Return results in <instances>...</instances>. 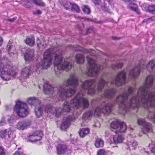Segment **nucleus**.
Returning <instances> with one entry per match:
<instances>
[{
  "label": "nucleus",
  "mask_w": 155,
  "mask_h": 155,
  "mask_svg": "<svg viewBox=\"0 0 155 155\" xmlns=\"http://www.w3.org/2000/svg\"><path fill=\"white\" fill-rule=\"evenodd\" d=\"M45 111L48 114H52L56 117H58L61 113L62 109L60 108L56 109L55 107L50 105L44 107Z\"/></svg>",
  "instance_id": "obj_13"
},
{
  "label": "nucleus",
  "mask_w": 155,
  "mask_h": 155,
  "mask_svg": "<svg viewBox=\"0 0 155 155\" xmlns=\"http://www.w3.org/2000/svg\"><path fill=\"white\" fill-rule=\"evenodd\" d=\"M34 4L37 5L43 6L45 4L41 0H33Z\"/></svg>",
  "instance_id": "obj_41"
},
{
  "label": "nucleus",
  "mask_w": 155,
  "mask_h": 155,
  "mask_svg": "<svg viewBox=\"0 0 155 155\" xmlns=\"http://www.w3.org/2000/svg\"><path fill=\"white\" fill-rule=\"evenodd\" d=\"M14 111L18 115L21 117H25L28 113L26 104L19 101L16 103Z\"/></svg>",
  "instance_id": "obj_6"
},
{
  "label": "nucleus",
  "mask_w": 155,
  "mask_h": 155,
  "mask_svg": "<svg viewBox=\"0 0 155 155\" xmlns=\"http://www.w3.org/2000/svg\"><path fill=\"white\" fill-rule=\"evenodd\" d=\"M8 121L10 123H12L13 122V120L11 118H10L8 119Z\"/></svg>",
  "instance_id": "obj_54"
},
{
  "label": "nucleus",
  "mask_w": 155,
  "mask_h": 155,
  "mask_svg": "<svg viewBox=\"0 0 155 155\" xmlns=\"http://www.w3.org/2000/svg\"><path fill=\"white\" fill-rule=\"evenodd\" d=\"M28 103L30 105H32L37 106L39 105L41 101L38 98L35 97H32L28 98L27 99Z\"/></svg>",
  "instance_id": "obj_22"
},
{
  "label": "nucleus",
  "mask_w": 155,
  "mask_h": 155,
  "mask_svg": "<svg viewBox=\"0 0 155 155\" xmlns=\"http://www.w3.org/2000/svg\"><path fill=\"white\" fill-rule=\"evenodd\" d=\"M42 135V132L39 130L37 131L29 136V140L32 141H36L41 138Z\"/></svg>",
  "instance_id": "obj_16"
},
{
  "label": "nucleus",
  "mask_w": 155,
  "mask_h": 155,
  "mask_svg": "<svg viewBox=\"0 0 155 155\" xmlns=\"http://www.w3.org/2000/svg\"><path fill=\"white\" fill-rule=\"evenodd\" d=\"M37 106L35 107V111L36 116L39 117L41 116L43 109L45 107L44 106H41L38 105Z\"/></svg>",
  "instance_id": "obj_23"
},
{
  "label": "nucleus",
  "mask_w": 155,
  "mask_h": 155,
  "mask_svg": "<svg viewBox=\"0 0 155 155\" xmlns=\"http://www.w3.org/2000/svg\"><path fill=\"white\" fill-rule=\"evenodd\" d=\"M124 139V137L122 135H115L113 137L114 143L116 144L121 143Z\"/></svg>",
  "instance_id": "obj_24"
},
{
  "label": "nucleus",
  "mask_w": 155,
  "mask_h": 155,
  "mask_svg": "<svg viewBox=\"0 0 155 155\" xmlns=\"http://www.w3.org/2000/svg\"><path fill=\"white\" fill-rule=\"evenodd\" d=\"M145 88H140L136 95L135 89L129 87L127 92L124 91L116 98L114 103H108L105 104L101 109L97 107L94 111V116H99L101 114H108L111 111L112 107L114 104L117 103L120 109L127 111L130 108H134L138 106L141 103L144 105L145 103Z\"/></svg>",
  "instance_id": "obj_1"
},
{
  "label": "nucleus",
  "mask_w": 155,
  "mask_h": 155,
  "mask_svg": "<svg viewBox=\"0 0 155 155\" xmlns=\"http://www.w3.org/2000/svg\"><path fill=\"white\" fill-rule=\"evenodd\" d=\"M81 8L84 13L88 14L90 13L91 10L88 6L83 5L82 6Z\"/></svg>",
  "instance_id": "obj_35"
},
{
  "label": "nucleus",
  "mask_w": 155,
  "mask_h": 155,
  "mask_svg": "<svg viewBox=\"0 0 155 155\" xmlns=\"http://www.w3.org/2000/svg\"><path fill=\"white\" fill-rule=\"evenodd\" d=\"M125 81V73L124 71H122L117 74L116 78L111 81L110 84H114L116 86H120L124 84Z\"/></svg>",
  "instance_id": "obj_10"
},
{
  "label": "nucleus",
  "mask_w": 155,
  "mask_h": 155,
  "mask_svg": "<svg viewBox=\"0 0 155 155\" xmlns=\"http://www.w3.org/2000/svg\"><path fill=\"white\" fill-rule=\"evenodd\" d=\"M17 19V17H15L12 19H8V21L11 22H13L14 21Z\"/></svg>",
  "instance_id": "obj_51"
},
{
  "label": "nucleus",
  "mask_w": 155,
  "mask_h": 155,
  "mask_svg": "<svg viewBox=\"0 0 155 155\" xmlns=\"http://www.w3.org/2000/svg\"><path fill=\"white\" fill-rule=\"evenodd\" d=\"M151 152L155 155V146H153L151 149Z\"/></svg>",
  "instance_id": "obj_53"
},
{
  "label": "nucleus",
  "mask_w": 155,
  "mask_h": 155,
  "mask_svg": "<svg viewBox=\"0 0 155 155\" xmlns=\"http://www.w3.org/2000/svg\"><path fill=\"white\" fill-rule=\"evenodd\" d=\"M78 78L71 76L64 82V84L58 88V95L61 100H63L66 97L71 96L78 88Z\"/></svg>",
  "instance_id": "obj_3"
},
{
  "label": "nucleus",
  "mask_w": 155,
  "mask_h": 155,
  "mask_svg": "<svg viewBox=\"0 0 155 155\" xmlns=\"http://www.w3.org/2000/svg\"><path fill=\"white\" fill-rule=\"evenodd\" d=\"M71 8L72 11H75L77 12H79L80 9L78 6L75 4H72Z\"/></svg>",
  "instance_id": "obj_39"
},
{
  "label": "nucleus",
  "mask_w": 155,
  "mask_h": 155,
  "mask_svg": "<svg viewBox=\"0 0 155 155\" xmlns=\"http://www.w3.org/2000/svg\"><path fill=\"white\" fill-rule=\"evenodd\" d=\"M71 142L73 143L74 144L75 143V140H74L73 139H71Z\"/></svg>",
  "instance_id": "obj_59"
},
{
  "label": "nucleus",
  "mask_w": 155,
  "mask_h": 155,
  "mask_svg": "<svg viewBox=\"0 0 155 155\" xmlns=\"http://www.w3.org/2000/svg\"><path fill=\"white\" fill-rule=\"evenodd\" d=\"M102 8V9L105 11H107V9L106 8V7L105 6H104V7H103Z\"/></svg>",
  "instance_id": "obj_60"
},
{
  "label": "nucleus",
  "mask_w": 155,
  "mask_h": 155,
  "mask_svg": "<svg viewBox=\"0 0 155 155\" xmlns=\"http://www.w3.org/2000/svg\"><path fill=\"white\" fill-rule=\"evenodd\" d=\"M54 51L53 48H49L44 52L43 60L36 65V71L38 73L41 72L43 69H46L49 67L53 58H54V64L56 75L59 76L63 70L67 71L71 69L72 64L66 61L62 57V50H57L55 53H54Z\"/></svg>",
  "instance_id": "obj_2"
},
{
  "label": "nucleus",
  "mask_w": 155,
  "mask_h": 155,
  "mask_svg": "<svg viewBox=\"0 0 155 155\" xmlns=\"http://www.w3.org/2000/svg\"><path fill=\"white\" fill-rule=\"evenodd\" d=\"M87 58L88 63L90 66L87 74L90 76H95L97 74L100 66L97 64L95 61L90 57L87 56Z\"/></svg>",
  "instance_id": "obj_5"
},
{
  "label": "nucleus",
  "mask_w": 155,
  "mask_h": 155,
  "mask_svg": "<svg viewBox=\"0 0 155 155\" xmlns=\"http://www.w3.org/2000/svg\"><path fill=\"white\" fill-rule=\"evenodd\" d=\"M137 122L140 125L141 130L143 133L145 134V122L144 119H139L138 120Z\"/></svg>",
  "instance_id": "obj_27"
},
{
  "label": "nucleus",
  "mask_w": 155,
  "mask_h": 155,
  "mask_svg": "<svg viewBox=\"0 0 155 155\" xmlns=\"http://www.w3.org/2000/svg\"><path fill=\"white\" fill-rule=\"evenodd\" d=\"M78 147H75L74 148V150H78Z\"/></svg>",
  "instance_id": "obj_64"
},
{
  "label": "nucleus",
  "mask_w": 155,
  "mask_h": 155,
  "mask_svg": "<svg viewBox=\"0 0 155 155\" xmlns=\"http://www.w3.org/2000/svg\"><path fill=\"white\" fill-rule=\"evenodd\" d=\"M76 62L78 64H82L84 61V58L81 54H78L75 57Z\"/></svg>",
  "instance_id": "obj_34"
},
{
  "label": "nucleus",
  "mask_w": 155,
  "mask_h": 155,
  "mask_svg": "<svg viewBox=\"0 0 155 155\" xmlns=\"http://www.w3.org/2000/svg\"><path fill=\"white\" fill-rule=\"evenodd\" d=\"M95 82V81L94 80L92 79L86 81L83 83L82 85V89L84 91L88 89V93L92 95L95 93V91L94 88L91 87V86Z\"/></svg>",
  "instance_id": "obj_12"
},
{
  "label": "nucleus",
  "mask_w": 155,
  "mask_h": 155,
  "mask_svg": "<svg viewBox=\"0 0 155 155\" xmlns=\"http://www.w3.org/2000/svg\"><path fill=\"white\" fill-rule=\"evenodd\" d=\"M141 7L143 10V11H145V7L144 6V5H141Z\"/></svg>",
  "instance_id": "obj_58"
},
{
  "label": "nucleus",
  "mask_w": 155,
  "mask_h": 155,
  "mask_svg": "<svg viewBox=\"0 0 155 155\" xmlns=\"http://www.w3.org/2000/svg\"><path fill=\"white\" fill-rule=\"evenodd\" d=\"M116 92V90L114 89H107L104 92V96L105 98H111L114 96Z\"/></svg>",
  "instance_id": "obj_21"
},
{
  "label": "nucleus",
  "mask_w": 155,
  "mask_h": 155,
  "mask_svg": "<svg viewBox=\"0 0 155 155\" xmlns=\"http://www.w3.org/2000/svg\"><path fill=\"white\" fill-rule=\"evenodd\" d=\"M4 150L3 147H0V155H5Z\"/></svg>",
  "instance_id": "obj_48"
},
{
  "label": "nucleus",
  "mask_w": 155,
  "mask_h": 155,
  "mask_svg": "<svg viewBox=\"0 0 155 155\" xmlns=\"http://www.w3.org/2000/svg\"><path fill=\"white\" fill-rule=\"evenodd\" d=\"M41 13V12L39 10H37L34 12V14H40Z\"/></svg>",
  "instance_id": "obj_52"
},
{
  "label": "nucleus",
  "mask_w": 155,
  "mask_h": 155,
  "mask_svg": "<svg viewBox=\"0 0 155 155\" xmlns=\"http://www.w3.org/2000/svg\"><path fill=\"white\" fill-rule=\"evenodd\" d=\"M3 43V39L1 36H0V47L2 45Z\"/></svg>",
  "instance_id": "obj_56"
},
{
  "label": "nucleus",
  "mask_w": 155,
  "mask_h": 155,
  "mask_svg": "<svg viewBox=\"0 0 155 155\" xmlns=\"http://www.w3.org/2000/svg\"><path fill=\"white\" fill-rule=\"evenodd\" d=\"M3 66V65H2V66L0 65V73L1 72V71L2 70V67Z\"/></svg>",
  "instance_id": "obj_62"
},
{
  "label": "nucleus",
  "mask_w": 155,
  "mask_h": 155,
  "mask_svg": "<svg viewBox=\"0 0 155 155\" xmlns=\"http://www.w3.org/2000/svg\"><path fill=\"white\" fill-rule=\"evenodd\" d=\"M0 137L4 138L6 142H11L15 137L13 131L10 129L2 130L0 132Z\"/></svg>",
  "instance_id": "obj_7"
},
{
  "label": "nucleus",
  "mask_w": 155,
  "mask_h": 155,
  "mask_svg": "<svg viewBox=\"0 0 155 155\" xmlns=\"http://www.w3.org/2000/svg\"><path fill=\"white\" fill-rule=\"evenodd\" d=\"M124 2H134L135 1V0H122Z\"/></svg>",
  "instance_id": "obj_57"
},
{
  "label": "nucleus",
  "mask_w": 155,
  "mask_h": 155,
  "mask_svg": "<svg viewBox=\"0 0 155 155\" xmlns=\"http://www.w3.org/2000/svg\"><path fill=\"white\" fill-rule=\"evenodd\" d=\"M71 119L69 117H64L61 125L60 128L62 130H65L69 126L71 122Z\"/></svg>",
  "instance_id": "obj_18"
},
{
  "label": "nucleus",
  "mask_w": 155,
  "mask_h": 155,
  "mask_svg": "<svg viewBox=\"0 0 155 155\" xmlns=\"http://www.w3.org/2000/svg\"><path fill=\"white\" fill-rule=\"evenodd\" d=\"M106 83L105 81L102 78H101L99 81L98 85L97 87V91L98 92L101 91L104 85ZM106 84H107L106 83Z\"/></svg>",
  "instance_id": "obj_30"
},
{
  "label": "nucleus",
  "mask_w": 155,
  "mask_h": 155,
  "mask_svg": "<svg viewBox=\"0 0 155 155\" xmlns=\"http://www.w3.org/2000/svg\"><path fill=\"white\" fill-rule=\"evenodd\" d=\"M127 8L130 9L135 12L137 14H139V12L138 9L137 4L134 3H130L127 6Z\"/></svg>",
  "instance_id": "obj_29"
},
{
  "label": "nucleus",
  "mask_w": 155,
  "mask_h": 155,
  "mask_svg": "<svg viewBox=\"0 0 155 155\" xmlns=\"http://www.w3.org/2000/svg\"><path fill=\"white\" fill-rule=\"evenodd\" d=\"M146 67H147V68H146V69H147V71H149V72H151L152 71V70H150V71H149V69H148V68H147V66H146Z\"/></svg>",
  "instance_id": "obj_63"
},
{
  "label": "nucleus",
  "mask_w": 155,
  "mask_h": 155,
  "mask_svg": "<svg viewBox=\"0 0 155 155\" xmlns=\"http://www.w3.org/2000/svg\"><path fill=\"white\" fill-rule=\"evenodd\" d=\"M8 66H3L1 72V77L4 81H7L10 79L12 76L14 75L15 72L12 70H8Z\"/></svg>",
  "instance_id": "obj_11"
},
{
  "label": "nucleus",
  "mask_w": 155,
  "mask_h": 155,
  "mask_svg": "<svg viewBox=\"0 0 155 155\" xmlns=\"http://www.w3.org/2000/svg\"><path fill=\"white\" fill-rule=\"evenodd\" d=\"M21 51L26 61H31L34 57V50L33 49L24 48L21 49Z\"/></svg>",
  "instance_id": "obj_14"
},
{
  "label": "nucleus",
  "mask_w": 155,
  "mask_h": 155,
  "mask_svg": "<svg viewBox=\"0 0 155 155\" xmlns=\"http://www.w3.org/2000/svg\"><path fill=\"white\" fill-rule=\"evenodd\" d=\"M97 155H105V150L102 149H99L97 151Z\"/></svg>",
  "instance_id": "obj_45"
},
{
  "label": "nucleus",
  "mask_w": 155,
  "mask_h": 155,
  "mask_svg": "<svg viewBox=\"0 0 155 155\" xmlns=\"http://www.w3.org/2000/svg\"><path fill=\"white\" fill-rule=\"evenodd\" d=\"M94 144L97 148L102 147L104 144V141L101 138H97L95 140Z\"/></svg>",
  "instance_id": "obj_31"
},
{
  "label": "nucleus",
  "mask_w": 155,
  "mask_h": 155,
  "mask_svg": "<svg viewBox=\"0 0 155 155\" xmlns=\"http://www.w3.org/2000/svg\"><path fill=\"white\" fill-rule=\"evenodd\" d=\"M31 72V67H25L23 68L21 72V77L24 78H28Z\"/></svg>",
  "instance_id": "obj_19"
},
{
  "label": "nucleus",
  "mask_w": 155,
  "mask_h": 155,
  "mask_svg": "<svg viewBox=\"0 0 155 155\" xmlns=\"http://www.w3.org/2000/svg\"><path fill=\"white\" fill-rule=\"evenodd\" d=\"M85 92L82 93L79 92L70 100L71 106L74 107L78 108L82 106L84 108L87 107L89 105L88 101L83 97V95Z\"/></svg>",
  "instance_id": "obj_4"
},
{
  "label": "nucleus",
  "mask_w": 155,
  "mask_h": 155,
  "mask_svg": "<svg viewBox=\"0 0 155 155\" xmlns=\"http://www.w3.org/2000/svg\"><path fill=\"white\" fill-rule=\"evenodd\" d=\"M56 153L59 155L65 154L67 155H73L74 153L70 147L65 144L61 143L58 144L56 147Z\"/></svg>",
  "instance_id": "obj_8"
},
{
  "label": "nucleus",
  "mask_w": 155,
  "mask_h": 155,
  "mask_svg": "<svg viewBox=\"0 0 155 155\" xmlns=\"http://www.w3.org/2000/svg\"><path fill=\"white\" fill-rule=\"evenodd\" d=\"M155 20V16H152L146 19V22H150Z\"/></svg>",
  "instance_id": "obj_46"
},
{
  "label": "nucleus",
  "mask_w": 155,
  "mask_h": 155,
  "mask_svg": "<svg viewBox=\"0 0 155 155\" xmlns=\"http://www.w3.org/2000/svg\"><path fill=\"white\" fill-rule=\"evenodd\" d=\"M112 38L113 40H116V39H117V37H116L113 36V37H112Z\"/></svg>",
  "instance_id": "obj_61"
},
{
  "label": "nucleus",
  "mask_w": 155,
  "mask_h": 155,
  "mask_svg": "<svg viewBox=\"0 0 155 155\" xmlns=\"http://www.w3.org/2000/svg\"><path fill=\"white\" fill-rule=\"evenodd\" d=\"M123 64L121 63H120L112 65L111 67L113 69L115 70L121 68Z\"/></svg>",
  "instance_id": "obj_38"
},
{
  "label": "nucleus",
  "mask_w": 155,
  "mask_h": 155,
  "mask_svg": "<svg viewBox=\"0 0 155 155\" xmlns=\"http://www.w3.org/2000/svg\"><path fill=\"white\" fill-rule=\"evenodd\" d=\"M142 61H141L140 64L137 66L134 67L130 72L129 76L133 78H135L138 76L139 74L140 69L143 68L142 65Z\"/></svg>",
  "instance_id": "obj_15"
},
{
  "label": "nucleus",
  "mask_w": 155,
  "mask_h": 155,
  "mask_svg": "<svg viewBox=\"0 0 155 155\" xmlns=\"http://www.w3.org/2000/svg\"><path fill=\"white\" fill-rule=\"evenodd\" d=\"M148 115H147V117L150 119H155V112H151L150 111H148Z\"/></svg>",
  "instance_id": "obj_40"
},
{
  "label": "nucleus",
  "mask_w": 155,
  "mask_h": 155,
  "mask_svg": "<svg viewBox=\"0 0 155 155\" xmlns=\"http://www.w3.org/2000/svg\"><path fill=\"white\" fill-rule=\"evenodd\" d=\"M6 123L7 121L6 119L4 117H2L0 120V126H3L6 124Z\"/></svg>",
  "instance_id": "obj_44"
},
{
  "label": "nucleus",
  "mask_w": 155,
  "mask_h": 155,
  "mask_svg": "<svg viewBox=\"0 0 155 155\" xmlns=\"http://www.w3.org/2000/svg\"><path fill=\"white\" fill-rule=\"evenodd\" d=\"M43 91L46 94H52L54 92V88L49 84L48 82L46 81L43 85Z\"/></svg>",
  "instance_id": "obj_17"
},
{
  "label": "nucleus",
  "mask_w": 155,
  "mask_h": 155,
  "mask_svg": "<svg viewBox=\"0 0 155 155\" xmlns=\"http://www.w3.org/2000/svg\"><path fill=\"white\" fill-rule=\"evenodd\" d=\"M155 64V61L153 60L150 61L147 65V67L149 71L153 69L154 65Z\"/></svg>",
  "instance_id": "obj_36"
},
{
  "label": "nucleus",
  "mask_w": 155,
  "mask_h": 155,
  "mask_svg": "<svg viewBox=\"0 0 155 155\" xmlns=\"http://www.w3.org/2000/svg\"><path fill=\"white\" fill-rule=\"evenodd\" d=\"M152 131V128L151 124L146 122V131L151 132Z\"/></svg>",
  "instance_id": "obj_43"
},
{
  "label": "nucleus",
  "mask_w": 155,
  "mask_h": 155,
  "mask_svg": "<svg viewBox=\"0 0 155 155\" xmlns=\"http://www.w3.org/2000/svg\"><path fill=\"white\" fill-rule=\"evenodd\" d=\"M100 0H92L93 3L95 5H98L99 4Z\"/></svg>",
  "instance_id": "obj_50"
},
{
  "label": "nucleus",
  "mask_w": 155,
  "mask_h": 155,
  "mask_svg": "<svg viewBox=\"0 0 155 155\" xmlns=\"http://www.w3.org/2000/svg\"><path fill=\"white\" fill-rule=\"evenodd\" d=\"M86 51H87V52H89L91 54H94V51L93 50H90V51H89L88 50H86Z\"/></svg>",
  "instance_id": "obj_55"
},
{
  "label": "nucleus",
  "mask_w": 155,
  "mask_h": 155,
  "mask_svg": "<svg viewBox=\"0 0 155 155\" xmlns=\"http://www.w3.org/2000/svg\"><path fill=\"white\" fill-rule=\"evenodd\" d=\"M110 127L112 131H113L112 129H114V132L116 134L118 132H124L127 128L125 123L120 122L117 120L113 121L110 124Z\"/></svg>",
  "instance_id": "obj_9"
},
{
  "label": "nucleus",
  "mask_w": 155,
  "mask_h": 155,
  "mask_svg": "<svg viewBox=\"0 0 155 155\" xmlns=\"http://www.w3.org/2000/svg\"><path fill=\"white\" fill-rule=\"evenodd\" d=\"M89 130L88 128H83L81 129L79 134L81 137H83L87 135L89 132Z\"/></svg>",
  "instance_id": "obj_33"
},
{
  "label": "nucleus",
  "mask_w": 155,
  "mask_h": 155,
  "mask_svg": "<svg viewBox=\"0 0 155 155\" xmlns=\"http://www.w3.org/2000/svg\"><path fill=\"white\" fill-rule=\"evenodd\" d=\"M147 11L150 12H155V5H149L146 9Z\"/></svg>",
  "instance_id": "obj_37"
},
{
  "label": "nucleus",
  "mask_w": 155,
  "mask_h": 155,
  "mask_svg": "<svg viewBox=\"0 0 155 155\" xmlns=\"http://www.w3.org/2000/svg\"><path fill=\"white\" fill-rule=\"evenodd\" d=\"M93 114V111L89 110L83 114L82 116V119L83 120H87L92 116Z\"/></svg>",
  "instance_id": "obj_32"
},
{
  "label": "nucleus",
  "mask_w": 155,
  "mask_h": 155,
  "mask_svg": "<svg viewBox=\"0 0 155 155\" xmlns=\"http://www.w3.org/2000/svg\"><path fill=\"white\" fill-rule=\"evenodd\" d=\"M30 124V123L28 122H19L16 124L15 128L19 130H22L26 128Z\"/></svg>",
  "instance_id": "obj_20"
},
{
  "label": "nucleus",
  "mask_w": 155,
  "mask_h": 155,
  "mask_svg": "<svg viewBox=\"0 0 155 155\" xmlns=\"http://www.w3.org/2000/svg\"><path fill=\"white\" fill-rule=\"evenodd\" d=\"M138 143L135 140L133 141L132 143L131 144V146L134 149H135Z\"/></svg>",
  "instance_id": "obj_47"
},
{
  "label": "nucleus",
  "mask_w": 155,
  "mask_h": 155,
  "mask_svg": "<svg viewBox=\"0 0 155 155\" xmlns=\"http://www.w3.org/2000/svg\"><path fill=\"white\" fill-rule=\"evenodd\" d=\"M13 155H25L22 152L18 151L15 152Z\"/></svg>",
  "instance_id": "obj_49"
},
{
  "label": "nucleus",
  "mask_w": 155,
  "mask_h": 155,
  "mask_svg": "<svg viewBox=\"0 0 155 155\" xmlns=\"http://www.w3.org/2000/svg\"><path fill=\"white\" fill-rule=\"evenodd\" d=\"M71 106L69 105V103L67 101H64L63 105L62 108H61V113L62 111L69 112L71 109Z\"/></svg>",
  "instance_id": "obj_25"
},
{
  "label": "nucleus",
  "mask_w": 155,
  "mask_h": 155,
  "mask_svg": "<svg viewBox=\"0 0 155 155\" xmlns=\"http://www.w3.org/2000/svg\"><path fill=\"white\" fill-rule=\"evenodd\" d=\"M72 4L69 2H66L64 5V7L66 10L70 9L72 6Z\"/></svg>",
  "instance_id": "obj_42"
},
{
  "label": "nucleus",
  "mask_w": 155,
  "mask_h": 155,
  "mask_svg": "<svg viewBox=\"0 0 155 155\" xmlns=\"http://www.w3.org/2000/svg\"><path fill=\"white\" fill-rule=\"evenodd\" d=\"M25 42L29 46H32L35 43V38L32 36H28L26 38Z\"/></svg>",
  "instance_id": "obj_26"
},
{
  "label": "nucleus",
  "mask_w": 155,
  "mask_h": 155,
  "mask_svg": "<svg viewBox=\"0 0 155 155\" xmlns=\"http://www.w3.org/2000/svg\"><path fill=\"white\" fill-rule=\"evenodd\" d=\"M15 48L14 43L9 42L7 46V50L9 54L13 53L14 52Z\"/></svg>",
  "instance_id": "obj_28"
}]
</instances>
